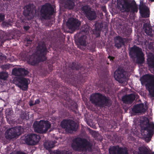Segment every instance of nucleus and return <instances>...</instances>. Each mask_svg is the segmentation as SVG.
<instances>
[{"mask_svg":"<svg viewBox=\"0 0 154 154\" xmlns=\"http://www.w3.org/2000/svg\"><path fill=\"white\" fill-rule=\"evenodd\" d=\"M81 11L88 20L93 21L96 19L97 15L96 12L92 10L88 5L82 6L81 7Z\"/></svg>","mask_w":154,"mask_h":154,"instance_id":"nucleus-11","label":"nucleus"},{"mask_svg":"<svg viewBox=\"0 0 154 154\" xmlns=\"http://www.w3.org/2000/svg\"><path fill=\"white\" fill-rule=\"evenodd\" d=\"M139 11L142 17H149V9L148 7L143 3H140L139 5Z\"/></svg>","mask_w":154,"mask_h":154,"instance_id":"nucleus-23","label":"nucleus"},{"mask_svg":"<svg viewBox=\"0 0 154 154\" xmlns=\"http://www.w3.org/2000/svg\"><path fill=\"white\" fill-rule=\"evenodd\" d=\"M141 84L145 85L146 89L149 91L151 97H154V75L146 74L141 77L140 79Z\"/></svg>","mask_w":154,"mask_h":154,"instance_id":"nucleus-6","label":"nucleus"},{"mask_svg":"<svg viewBox=\"0 0 154 154\" xmlns=\"http://www.w3.org/2000/svg\"><path fill=\"white\" fill-rule=\"evenodd\" d=\"M141 125L143 130V134L146 136L145 140L148 142L154 134V123L152 122H149L148 119L146 118L142 121Z\"/></svg>","mask_w":154,"mask_h":154,"instance_id":"nucleus-5","label":"nucleus"},{"mask_svg":"<svg viewBox=\"0 0 154 154\" xmlns=\"http://www.w3.org/2000/svg\"><path fill=\"white\" fill-rule=\"evenodd\" d=\"M10 154H27L25 153H24V152H17L15 154H14L13 153H11Z\"/></svg>","mask_w":154,"mask_h":154,"instance_id":"nucleus-41","label":"nucleus"},{"mask_svg":"<svg viewBox=\"0 0 154 154\" xmlns=\"http://www.w3.org/2000/svg\"><path fill=\"white\" fill-rule=\"evenodd\" d=\"M66 24L68 29L71 31V33H73L76 29H79L81 22L76 18H71L69 19Z\"/></svg>","mask_w":154,"mask_h":154,"instance_id":"nucleus-13","label":"nucleus"},{"mask_svg":"<svg viewBox=\"0 0 154 154\" xmlns=\"http://www.w3.org/2000/svg\"><path fill=\"white\" fill-rule=\"evenodd\" d=\"M86 26L85 28L84 29L82 28L76 34L77 37H80L79 38L78 42L80 45L85 46L87 45L86 35L83 34V33H85L88 31L89 29L87 27L88 26L85 25Z\"/></svg>","mask_w":154,"mask_h":154,"instance_id":"nucleus-14","label":"nucleus"},{"mask_svg":"<svg viewBox=\"0 0 154 154\" xmlns=\"http://www.w3.org/2000/svg\"><path fill=\"white\" fill-rule=\"evenodd\" d=\"M40 12L42 19H49L54 13V9L51 4L46 3L42 6Z\"/></svg>","mask_w":154,"mask_h":154,"instance_id":"nucleus-10","label":"nucleus"},{"mask_svg":"<svg viewBox=\"0 0 154 154\" xmlns=\"http://www.w3.org/2000/svg\"><path fill=\"white\" fill-rule=\"evenodd\" d=\"M51 154H68V153L66 151L57 150L52 152Z\"/></svg>","mask_w":154,"mask_h":154,"instance_id":"nucleus-33","label":"nucleus"},{"mask_svg":"<svg viewBox=\"0 0 154 154\" xmlns=\"http://www.w3.org/2000/svg\"><path fill=\"white\" fill-rule=\"evenodd\" d=\"M108 58H109L110 59V61H112L113 60L114 57H111L110 56H109L108 57Z\"/></svg>","mask_w":154,"mask_h":154,"instance_id":"nucleus-44","label":"nucleus"},{"mask_svg":"<svg viewBox=\"0 0 154 154\" xmlns=\"http://www.w3.org/2000/svg\"><path fill=\"white\" fill-rule=\"evenodd\" d=\"M9 67V65H5L2 66V67L3 69H8Z\"/></svg>","mask_w":154,"mask_h":154,"instance_id":"nucleus-39","label":"nucleus"},{"mask_svg":"<svg viewBox=\"0 0 154 154\" xmlns=\"http://www.w3.org/2000/svg\"><path fill=\"white\" fill-rule=\"evenodd\" d=\"M126 72L121 67L118 68L114 74V76L115 79L119 82H123L122 79L126 77Z\"/></svg>","mask_w":154,"mask_h":154,"instance_id":"nucleus-16","label":"nucleus"},{"mask_svg":"<svg viewBox=\"0 0 154 154\" xmlns=\"http://www.w3.org/2000/svg\"><path fill=\"white\" fill-rule=\"evenodd\" d=\"M27 115L26 113L24 112H21V113L20 116V117L23 120L26 119L27 118Z\"/></svg>","mask_w":154,"mask_h":154,"instance_id":"nucleus-34","label":"nucleus"},{"mask_svg":"<svg viewBox=\"0 0 154 154\" xmlns=\"http://www.w3.org/2000/svg\"><path fill=\"white\" fill-rule=\"evenodd\" d=\"M32 6L31 4H29L24 7V11L23 14L28 20H30L33 17V14L32 10Z\"/></svg>","mask_w":154,"mask_h":154,"instance_id":"nucleus-19","label":"nucleus"},{"mask_svg":"<svg viewBox=\"0 0 154 154\" xmlns=\"http://www.w3.org/2000/svg\"><path fill=\"white\" fill-rule=\"evenodd\" d=\"M26 40L27 44H31L32 42V40H30L29 38H26Z\"/></svg>","mask_w":154,"mask_h":154,"instance_id":"nucleus-38","label":"nucleus"},{"mask_svg":"<svg viewBox=\"0 0 154 154\" xmlns=\"http://www.w3.org/2000/svg\"><path fill=\"white\" fill-rule=\"evenodd\" d=\"M36 49V52L29 56L27 58L28 63L32 66L36 65L41 61H44L46 59L45 55L47 51L45 43L43 42H39Z\"/></svg>","mask_w":154,"mask_h":154,"instance_id":"nucleus-1","label":"nucleus"},{"mask_svg":"<svg viewBox=\"0 0 154 154\" xmlns=\"http://www.w3.org/2000/svg\"><path fill=\"white\" fill-rule=\"evenodd\" d=\"M129 54L131 57L137 58L136 61L137 63L142 64L143 63L145 60L144 55L140 48L134 45L130 48Z\"/></svg>","mask_w":154,"mask_h":154,"instance_id":"nucleus-8","label":"nucleus"},{"mask_svg":"<svg viewBox=\"0 0 154 154\" xmlns=\"http://www.w3.org/2000/svg\"><path fill=\"white\" fill-rule=\"evenodd\" d=\"M30 28V27L29 26H23L24 29L26 30L27 31L29 30Z\"/></svg>","mask_w":154,"mask_h":154,"instance_id":"nucleus-40","label":"nucleus"},{"mask_svg":"<svg viewBox=\"0 0 154 154\" xmlns=\"http://www.w3.org/2000/svg\"><path fill=\"white\" fill-rule=\"evenodd\" d=\"M12 22L10 21L9 22H4L3 23V25L6 26L8 27L10 26H12Z\"/></svg>","mask_w":154,"mask_h":154,"instance_id":"nucleus-35","label":"nucleus"},{"mask_svg":"<svg viewBox=\"0 0 154 154\" xmlns=\"http://www.w3.org/2000/svg\"><path fill=\"white\" fill-rule=\"evenodd\" d=\"M62 128L69 132L75 131L77 129L76 124L73 121L70 120H64L61 123Z\"/></svg>","mask_w":154,"mask_h":154,"instance_id":"nucleus-12","label":"nucleus"},{"mask_svg":"<svg viewBox=\"0 0 154 154\" xmlns=\"http://www.w3.org/2000/svg\"><path fill=\"white\" fill-rule=\"evenodd\" d=\"M151 154H154V152H153L152 153H151Z\"/></svg>","mask_w":154,"mask_h":154,"instance_id":"nucleus-47","label":"nucleus"},{"mask_svg":"<svg viewBox=\"0 0 154 154\" xmlns=\"http://www.w3.org/2000/svg\"><path fill=\"white\" fill-rule=\"evenodd\" d=\"M129 54L131 57L137 58L136 61L137 63L142 64L143 63L145 60L144 55L140 48L134 45L130 48Z\"/></svg>","mask_w":154,"mask_h":154,"instance_id":"nucleus-9","label":"nucleus"},{"mask_svg":"<svg viewBox=\"0 0 154 154\" xmlns=\"http://www.w3.org/2000/svg\"><path fill=\"white\" fill-rule=\"evenodd\" d=\"M40 139V137L39 135L32 134L27 135L25 137V140L27 144L34 145L38 143Z\"/></svg>","mask_w":154,"mask_h":154,"instance_id":"nucleus-15","label":"nucleus"},{"mask_svg":"<svg viewBox=\"0 0 154 154\" xmlns=\"http://www.w3.org/2000/svg\"><path fill=\"white\" fill-rule=\"evenodd\" d=\"M17 129L11 128L7 129L5 133V137L6 139L11 140L16 137L18 135L17 132Z\"/></svg>","mask_w":154,"mask_h":154,"instance_id":"nucleus-21","label":"nucleus"},{"mask_svg":"<svg viewBox=\"0 0 154 154\" xmlns=\"http://www.w3.org/2000/svg\"><path fill=\"white\" fill-rule=\"evenodd\" d=\"M55 143V141H46L44 143V145L46 149L49 150L54 147Z\"/></svg>","mask_w":154,"mask_h":154,"instance_id":"nucleus-29","label":"nucleus"},{"mask_svg":"<svg viewBox=\"0 0 154 154\" xmlns=\"http://www.w3.org/2000/svg\"><path fill=\"white\" fill-rule=\"evenodd\" d=\"M92 144L84 138L77 137L73 140L72 147L74 150L78 151H91L92 150Z\"/></svg>","mask_w":154,"mask_h":154,"instance_id":"nucleus-2","label":"nucleus"},{"mask_svg":"<svg viewBox=\"0 0 154 154\" xmlns=\"http://www.w3.org/2000/svg\"><path fill=\"white\" fill-rule=\"evenodd\" d=\"M146 63L149 68L154 71V55L151 53L147 54Z\"/></svg>","mask_w":154,"mask_h":154,"instance_id":"nucleus-24","label":"nucleus"},{"mask_svg":"<svg viewBox=\"0 0 154 154\" xmlns=\"http://www.w3.org/2000/svg\"><path fill=\"white\" fill-rule=\"evenodd\" d=\"M143 29L145 32L148 35L152 36L153 35L152 30V26L149 23H145L143 24Z\"/></svg>","mask_w":154,"mask_h":154,"instance_id":"nucleus-28","label":"nucleus"},{"mask_svg":"<svg viewBox=\"0 0 154 154\" xmlns=\"http://www.w3.org/2000/svg\"><path fill=\"white\" fill-rule=\"evenodd\" d=\"M13 75L17 76H26L29 73V72L27 69L24 68H14L12 71Z\"/></svg>","mask_w":154,"mask_h":154,"instance_id":"nucleus-22","label":"nucleus"},{"mask_svg":"<svg viewBox=\"0 0 154 154\" xmlns=\"http://www.w3.org/2000/svg\"><path fill=\"white\" fill-rule=\"evenodd\" d=\"M126 41V38H122L119 36H116L114 38L115 46L118 49L120 48L124 45Z\"/></svg>","mask_w":154,"mask_h":154,"instance_id":"nucleus-25","label":"nucleus"},{"mask_svg":"<svg viewBox=\"0 0 154 154\" xmlns=\"http://www.w3.org/2000/svg\"><path fill=\"white\" fill-rule=\"evenodd\" d=\"M28 79L22 78L19 79L18 82L16 85L20 88L23 91H26L28 88Z\"/></svg>","mask_w":154,"mask_h":154,"instance_id":"nucleus-20","label":"nucleus"},{"mask_svg":"<svg viewBox=\"0 0 154 154\" xmlns=\"http://www.w3.org/2000/svg\"><path fill=\"white\" fill-rule=\"evenodd\" d=\"M94 26L95 30L97 31H100L103 27L102 23H96L94 24Z\"/></svg>","mask_w":154,"mask_h":154,"instance_id":"nucleus-31","label":"nucleus"},{"mask_svg":"<svg viewBox=\"0 0 154 154\" xmlns=\"http://www.w3.org/2000/svg\"><path fill=\"white\" fill-rule=\"evenodd\" d=\"M135 99L134 95L131 94L128 95H125L122 97V100L124 103L127 104H131Z\"/></svg>","mask_w":154,"mask_h":154,"instance_id":"nucleus-26","label":"nucleus"},{"mask_svg":"<svg viewBox=\"0 0 154 154\" xmlns=\"http://www.w3.org/2000/svg\"><path fill=\"white\" fill-rule=\"evenodd\" d=\"M13 112L10 109H7L6 111V115L8 116L11 115L12 114Z\"/></svg>","mask_w":154,"mask_h":154,"instance_id":"nucleus-36","label":"nucleus"},{"mask_svg":"<svg viewBox=\"0 0 154 154\" xmlns=\"http://www.w3.org/2000/svg\"><path fill=\"white\" fill-rule=\"evenodd\" d=\"M5 15L2 14H0V23L3 21L5 19Z\"/></svg>","mask_w":154,"mask_h":154,"instance_id":"nucleus-37","label":"nucleus"},{"mask_svg":"<svg viewBox=\"0 0 154 154\" xmlns=\"http://www.w3.org/2000/svg\"><path fill=\"white\" fill-rule=\"evenodd\" d=\"M76 104H75V106H76ZM76 108V107H75Z\"/></svg>","mask_w":154,"mask_h":154,"instance_id":"nucleus-48","label":"nucleus"},{"mask_svg":"<svg viewBox=\"0 0 154 154\" xmlns=\"http://www.w3.org/2000/svg\"><path fill=\"white\" fill-rule=\"evenodd\" d=\"M90 101L95 106L100 107L110 105L111 100L108 97L99 93L92 94L90 96Z\"/></svg>","mask_w":154,"mask_h":154,"instance_id":"nucleus-4","label":"nucleus"},{"mask_svg":"<svg viewBox=\"0 0 154 154\" xmlns=\"http://www.w3.org/2000/svg\"><path fill=\"white\" fill-rule=\"evenodd\" d=\"M62 2L65 8L72 9L75 5L74 0H62Z\"/></svg>","mask_w":154,"mask_h":154,"instance_id":"nucleus-27","label":"nucleus"},{"mask_svg":"<svg viewBox=\"0 0 154 154\" xmlns=\"http://www.w3.org/2000/svg\"><path fill=\"white\" fill-rule=\"evenodd\" d=\"M29 106H32L35 105L34 103H33V101H29Z\"/></svg>","mask_w":154,"mask_h":154,"instance_id":"nucleus-42","label":"nucleus"},{"mask_svg":"<svg viewBox=\"0 0 154 154\" xmlns=\"http://www.w3.org/2000/svg\"><path fill=\"white\" fill-rule=\"evenodd\" d=\"M69 67L72 70H78L82 67V66L80 63H77L73 62L69 64Z\"/></svg>","mask_w":154,"mask_h":154,"instance_id":"nucleus-30","label":"nucleus"},{"mask_svg":"<svg viewBox=\"0 0 154 154\" xmlns=\"http://www.w3.org/2000/svg\"><path fill=\"white\" fill-rule=\"evenodd\" d=\"M8 76L7 72H0V79L5 80Z\"/></svg>","mask_w":154,"mask_h":154,"instance_id":"nucleus-32","label":"nucleus"},{"mask_svg":"<svg viewBox=\"0 0 154 154\" xmlns=\"http://www.w3.org/2000/svg\"><path fill=\"white\" fill-rule=\"evenodd\" d=\"M118 8L122 12H137L138 8L134 1L131 2L128 0H117Z\"/></svg>","mask_w":154,"mask_h":154,"instance_id":"nucleus-3","label":"nucleus"},{"mask_svg":"<svg viewBox=\"0 0 154 154\" xmlns=\"http://www.w3.org/2000/svg\"><path fill=\"white\" fill-rule=\"evenodd\" d=\"M40 102V101L38 99H37L35 101L34 103L35 105L36 104H38Z\"/></svg>","mask_w":154,"mask_h":154,"instance_id":"nucleus-43","label":"nucleus"},{"mask_svg":"<svg viewBox=\"0 0 154 154\" xmlns=\"http://www.w3.org/2000/svg\"><path fill=\"white\" fill-rule=\"evenodd\" d=\"M148 106L143 103L138 104L134 106L132 111L135 113H140L143 114L146 111Z\"/></svg>","mask_w":154,"mask_h":154,"instance_id":"nucleus-18","label":"nucleus"},{"mask_svg":"<svg viewBox=\"0 0 154 154\" xmlns=\"http://www.w3.org/2000/svg\"><path fill=\"white\" fill-rule=\"evenodd\" d=\"M35 132L39 133H46L51 127V124L48 121L40 120L35 121L33 124Z\"/></svg>","mask_w":154,"mask_h":154,"instance_id":"nucleus-7","label":"nucleus"},{"mask_svg":"<svg viewBox=\"0 0 154 154\" xmlns=\"http://www.w3.org/2000/svg\"><path fill=\"white\" fill-rule=\"evenodd\" d=\"M149 2H154V0H148Z\"/></svg>","mask_w":154,"mask_h":154,"instance_id":"nucleus-45","label":"nucleus"},{"mask_svg":"<svg viewBox=\"0 0 154 154\" xmlns=\"http://www.w3.org/2000/svg\"><path fill=\"white\" fill-rule=\"evenodd\" d=\"M109 151L110 154H128L126 148L120 147L118 146L110 147Z\"/></svg>","mask_w":154,"mask_h":154,"instance_id":"nucleus-17","label":"nucleus"},{"mask_svg":"<svg viewBox=\"0 0 154 154\" xmlns=\"http://www.w3.org/2000/svg\"><path fill=\"white\" fill-rule=\"evenodd\" d=\"M152 48V46H149V48L151 49Z\"/></svg>","mask_w":154,"mask_h":154,"instance_id":"nucleus-46","label":"nucleus"}]
</instances>
